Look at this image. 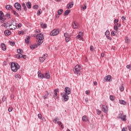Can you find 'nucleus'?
<instances>
[{
	"label": "nucleus",
	"mask_w": 131,
	"mask_h": 131,
	"mask_svg": "<svg viewBox=\"0 0 131 131\" xmlns=\"http://www.w3.org/2000/svg\"><path fill=\"white\" fill-rule=\"evenodd\" d=\"M18 33L19 35H20L21 34H23V32L20 31H19Z\"/></svg>",
	"instance_id": "e2e57ef3"
},
{
	"label": "nucleus",
	"mask_w": 131,
	"mask_h": 131,
	"mask_svg": "<svg viewBox=\"0 0 131 131\" xmlns=\"http://www.w3.org/2000/svg\"><path fill=\"white\" fill-rule=\"evenodd\" d=\"M1 48L3 50V51H6V50H7L6 45H5L4 43H1Z\"/></svg>",
	"instance_id": "412c9836"
},
{
	"label": "nucleus",
	"mask_w": 131,
	"mask_h": 131,
	"mask_svg": "<svg viewBox=\"0 0 131 131\" xmlns=\"http://www.w3.org/2000/svg\"><path fill=\"white\" fill-rule=\"evenodd\" d=\"M105 35L106 36L110 35V32H109V30H106V31L105 32Z\"/></svg>",
	"instance_id": "ea45409f"
},
{
	"label": "nucleus",
	"mask_w": 131,
	"mask_h": 131,
	"mask_svg": "<svg viewBox=\"0 0 131 131\" xmlns=\"http://www.w3.org/2000/svg\"><path fill=\"white\" fill-rule=\"evenodd\" d=\"M128 129L129 131H131V126L130 125L128 126Z\"/></svg>",
	"instance_id": "774afa93"
},
{
	"label": "nucleus",
	"mask_w": 131,
	"mask_h": 131,
	"mask_svg": "<svg viewBox=\"0 0 131 131\" xmlns=\"http://www.w3.org/2000/svg\"><path fill=\"white\" fill-rule=\"evenodd\" d=\"M58 93H59V89H55L54 90V99H58L59 97L58 96Z\"/></svg>",
	"instance_id": "9b49d317"
},
{
	"label": "nucleus",
	"mask_w": 131,
	"mask_h": 131,
	"mask_svg": "<svg viewBox=\"0 0 131 131\" xmlns=\"http://www.w3.org/2000/svg\"><path fill=\"white\" fill-rule=\"evenodd\" d=\"M70 41V37H68L67 38H66V42H69V41Z\"/></svg>",
	"instance_id": "79ce46f5"
},
{
	"label": "nucleus",
	"mask_w": 131,
	"mask_h": 131,
	"mask_svg": "<svg viewBox=\"0 0 131 131\" xmlns=\"http://www.w3.org/2000/svg\"><path fill=\"white\" fill-rule=\"evenodd\" d=\"M90 50L92 52H94V50H95V48H94V47L93 46H90Z\"/></svg>",
	"instance_id": "c03bdc74"
},
{
	"label": "nucleus",
	"mask_w": 131,
	"mask_h": 131,
	"mask_svg": "<svg viewBox=\"0 0 131 131\" xmlns=\"http://www.w3.org/2000/svg\"><path fill=\"white\" fill-rule=\"evenodd\" d=\"M127 128L126 127L123 128L122 129V131H127Z\"/></svg>",
	"instance_id": "6e6d98bb"
},
{
	"label": "nucleus",
	"mask_w": 131,
	"mask_h": 131,
	"mask_svg": "<svg viewBox=\"0 0 131 131\" xmlns=\"http://www.w3.org/2000/svg\"><path fill=\"white\" fill-rule=\"evenodd\" d=\"M64 92L67 95H70V94H71V91L70 90V88L69 87H66Z\"/></svg>",
	"instance_id": "4468645a"
},
{
	"label": "nucleus",
	"mask_w": 131,
	"mask_h": 131,
	"mask_svg": "<svg viewBox=\"0 0 131 131\" xmlns=\"http://www.w3.org/2000/svg\"><path fill=\"white\" fill-rule=\"evenodd\" d=\"M111 35L113 36H115L116 35V34H115V32L114 31H113L111 33Z\"/></svg>",
	"instance_id": "09e8293b"
},
{
	"label": "nucleus",
	"mask_w": 131,
	"mask_h": 131,
	"mask_svg": "<svg viewBox=\"0 0 131 131\" xmlns=\"http://www.w3.org/2000/svg\"><path fill=\"white\" fill-rule=\"evenodd\" d=\"M49 95H50V94H49V92L48 91H47L46 95L43 96L44 100H46V99H48V96Z\"/></svg>",
	"instance_id": "c756f323"
},
{
	"label": "nucleus",
	"mask_w": 131,
	"mask_h": 131,
	"mask_svg": "<svg viewBox=\"0 0 131 131\" xmlns=\"http://www.w3.org/2000/svg\"><path fill=\"white\" fill-rule=\"evenodd\" d=\"M30 39V37L28 36V37L26 38V40H25L26 43H29Z\"/></svg>",
	"instance_id": "c9c22d12"
},
{
	"label": "nucleus",
	"mask_w": 131,
	"mask_h": 131,
	"mask_svg": "<svg viewBox=\"0 0 131 131\" xmlns=\"http://www.w3.org/2000/svg\"><path fill=\"white\" fill-rule=\"evenodd\" d=\"M102 110L104 113H107V112H108V106H107V105H102Z\"/></svg>",
	"instance_id": "f8f14e48"
},
{
	"label": "nucleus",
	"mask_w": 131,
	"mask_h": 131,
	"mask_svg": "<svg viewBox=\"0 0 131 131\" xmlns=\"http://www.w3.org/2000/svg\"><path fill=\"white\" fill-rule=\"evenodd\" d=\"M59 34V30H53L50 33L51 36H56V35H58Z\"/></svg>",
	"instance_id": "0eeeda50"
},
{
	"label": "nucleus",
	"mask_w": 131,
	"mask_h": 131,
	"mask_svg": "<svg viewBox=\"0 0 131 131\" xmlns=\"http://www.w3.org/2000/svg\"><path fill=\"white\" fill-rule=\"evenodd\" d=\"M86 95H89L90 94V91L87 90L85 91Z\"/></svg>",
	"instance_id": "13d9d810"
},
{
	"label": "nucleus",
	"mask_w": 131,
	"mask_h": 131,
	"mask_svg": "<svg viewBox=\"0 0 131 131\" xmlns=\"http://www.w3.org/2000/svg\"><path fill=\"white\" fill-rule=\"evenodd\" d=\"M72 7H73V2H70L67 6V9H71V8H72Z\"/></svg>",
	"instance_id": "aec40b11"
},
{
	"label": "nucleus",
	"mask_w": 131,
	"mask_h": 131,
	"mask_svg": "<svg viewBox=\"0 0 131 131\" xmlns=\"http://www.w3.org/2000/svg\"><path fill=\"white\" fill-rule=\"evenodd\" d=\"M41 28H47V24H43L41 25Z\"/></svg>",
	"instance_id": "58836bf2"
},
{
	"label": "nucleus",
	"mask_w": 131,
	"mask_h": 131,
	"mask_svg": "<svg viewBox=\"0 0 131 131\" xmlns=\"http://www.w3.org/2000/svg\"><path fill=\"white\" fill-rule=\"evenodd\" d=\"M96 112H97V114L98 115H100V114H101V111H100L99 110H97Z\"/></svg>",
	"instance_id": "49530a36"
},
{
	"label": "nucleus",
	"mask_w": 131,
	"mask_h": 131,
	"mask_svg": "<svg viewBox=\"0 0 131 131\" xmlns=\"http://www.w3.org/2000/svg\"><path fill=\"white\" fill-rule=\"evenodd\" d=\"M35 32H36V33H39V32H40V31L39 30H36V31H35Z\"/></svg>",
	"instance_id": "0e129e2a"
},
{
	"label": "nucleus",
	"mask_w": 131,
	"mask_h": 131,
	"mask_svg": "<svg viewBox=\"0 0 131 131\" xmlns=\"http://www.w3.org/2000/svg\"><path fill=\"white\" fill-rule=\"evenodd\" d=\"M34 36H36V39L38 40V46H40V45L43 42V39H45V37L43 36V34L41 33L37 34L34 35Z\"/></svg>",
	"instance_id": "f257e3e1"
},
{
	"label": "nucleus",
	"mask_w": 131,
	"mask_h": 131,
	"mask_svg": "<svg viewBox=\"0 0 131 131\" xmlns=\"http://www.w3.org/2000/svg\"><path fill=\"white\" fill-rule=\"evenodd\" d=\"M61 96L63 98V100L65 102H67V101L69 100V96H68V94L65 93H62L61 94Z\"/></svg>",
	"instance_id": "423d86ee"
},
{
	"label": "nucleus",
	"mask_w": 131,
	"mask_h": 131,
	"mask_svg": "<svg viewBox=\"0 0 131 131\" xmlns=\"http://www.w3.org/2000/svg\"><path fill=\"white\" fill-rule=\"evenodd\" d=\"M125 40L126 43H129V39L128 38V37H126L125 38Z\"/></svg>",
	"instance_id": "e433bc0d"
},
{
	"label": "nucleus",
	"mask_w": 131,
	"mask_h": 131,
	"mask_svg": "<svg viewBox=\"0 0 131 131\" xmlns=\"http://www.w3.org/2000/svg\"><path fill=\"white\" fill-rule=\"evenodd\" d=\"M14 76L15 78H16L17 79H21V75H20V74H15L14 75Z\"/></svg>",
	"instance_id": "b1692460"
},
{
	"label": "nucleus",
	"mask_w": 131,
	"mask_h": 131,
	"mask_svg": "<svg viewBox=\"0 0 131 131\" xmlns=\"http://www.w3.org/2000/svg\"><path fill=\"white\" fill-rule=\"evenodd\" d=\"M63 13V9H59L58 11V15H61V14H62Z\"/></svg>",
	"instance_id": "4c0bfd02"
},
{
	"label": "nucleus",
	"mask_w": 131,
	"mask_h": 131,
	"mask_svg": "<svg viewBox=\"0 0 131 131\" xmlns=\"http://www.w3.org/2000/svg\"><path fill=\"white\" fill-rule=\"evenodd\" d=\"M81 8H82L83 10H86V5H84V7H82V6H80Z\"/></svg>",
	"instance_id": "5fc2aeb1"
},
{
	"label": "nucleus",
	"mask_w": 131,
	"mask_h": 131,
	"mask_svg": "<svg viewBox=\"0 0 131 131\" xmlns=\"http://www.w3.org/2000/svg\"><path fill=\"white\" fill-rule=\"evenodd\" d=\"M26 6L28 9H31V3L30 2L27 3Z\"/></svg>",
	"instance_id": "7c9ffc66"
},
{
	"label": "nucleus",
	"mask_w": 131,
	"mask_h": 131,
	"mask_svg": "<svg viewBox=\"0 0 131 131\" xmlns=\"http://www.w3.org/2000/svg\"><path fill=\"white\" fill-rule=\"evenodd\" d=\"M12 14H14V15H15V16L16 17H19V14H18V13H17V12H16L15 10H12Z\"/></svg>",
	"instance_id": "2f4dec72"
},
{
	"label": "nucleus",
	"mask_w": 131,
	"mask_h": 131,
	"mask_svg": "<svg viewBox=\"0 0 131 131\" xmlns=\"http://www.w3.org/2000/svg\"><path fill=\"white\" fill-rule=\"evenodd\" d=\"M107 38H108V39H112V38L110 37V35L109 36H106Z\"/></svg>",
	"instance_id": "338daca9"
},
{
	"label": "nucleus",
	"mask_w": 131,
	"mask_h": 131,
	"mask_svg": "<svg viewBox=\"0 0 131 131\" xmlns=\"http://www.w3.org/2000/svg\"><path fill=\"white\" fill-rule=\"evenodd\" d=\"M21 6L24 8V11H27V8H26V6L25 5V3H23L22 4Z\"/></svg>",
	"instance_id": "72a5a7b5"
},
{
	"label": "nucleus",
	"mask_w": 131,
	"mask_h": 131,
	"mask_svg": "<svg viewBox=\"0 0 131 131\" xmlns=\"http://www.w3.org/2000/svg\"><path fill=\"white\" fill-rule=\"evenodd\" d=\"M16 58L17 59H20V58H23V59H26V55H23V54H17L16 55Z\"/></svg>",
	"instance_id": "a211bd4d"
},
{
	"label": "nucleus",
	"mask_w": 131,
	"mask_h": 131,
	"mask_svg": "<svg viewBox=\"0 0 131 131\" xmlns=\"http://www.w3.org/2000/svg\"><path fill=\"white\" fill-rule=\"evenodd\" d=\"M6 9H7V10H12V9H13V7L11 5H7L6 6Z\"/></svg>",
	"instance_id": "c85d7f7f"
},
{
	"label": "nucleus",
	"mask_w": 131,
	"mask_h": 131,
	"mask_svg": "<svg viewBox=\"0 0 131 131\" xmlns=\"http://www.w3.org/2000/svg\"><path fill=\"white\" fill-rule=\"evenodd\" d=\"M118 118H120L123 121H126V116L124 115L123 114H120Z\"/></svg>",
	"instance_id": "1a4fd4ad"
},
{
	"label": "nucleus",
	"mask_w": 131,
	"mask_h": 131,
	"mask_svg": "<svg viewBox=\"0 0 131 131\" xmlns=\"http://www.w3.org/2000/svg\"><path fill=\"white\" fill-rule=\"evenodd\" d=\"M48 58V54H44L42 57H40L39 58V60L41 63H42L45 61V60H46Z\"/></svg>",
	"instance_id": "6e6552de"
},
{
	"label": "nucleus",
	"mask_w": 131,
	"mask_h": 131,
	"mask_svg": "<svg viewBox=\"0 0 131 131\" xmlns=\"http://www.w3.org/2000/svg\"><path fill=\"white\" fill-rule=\"evenodd\" d=\"M11 68L12 71L13 72H17L18 69H20V66L15 62H12L11 64Z\"/></svg>",
	"instance_id": "f03ea898"
},
{
	"label": "nucleus",
	"mask_w": 131,
	"mask_h": 131,
	"mask_svg": "<svg viewBox=\"0 0 131 131\" xmlns=\"http://www.w3.org/2000/svg\"><path fill=\"white\" fill-rule=\"evenodd\" d=\"M126 18V17L125 16L122 17V19L123 20V21H125Z\"/></svg>",
	"instance_id": "bf43d9fd"
},
{
	"label": "nucleus",
	"mask_w": 131,
	"mask_h": 131,
	"mask_svg": "<svg viewBox=\"0 0 131 131\" xmlns=\"http://www.w3.org/2000/svg\"><path fill=\"white\" fill-rule=\"evenodd\" d=\"M80 70H81V66H80L79 64H77L75 67V69L73 71L75 74L80 75Z\"/></svg>",
	"instance_id": "20e7f679"
},
{
	"label": "nucleus",
	"mask_w": 131,
	"mask_h": 131,
	"mask_svg": "<svg viewBox=\"0 0 131 131\" xmlns=\"http://www.w3.org/2000/svg\"><path fill=\"white\" fill-rule=\"evenodd\" d=\"M118 19H116L114 20L115 24L118 23Z\"/></svg>",
	"instance_id": "052dcab7"
},
{
	"label": "nucleus",
	"mask_w": 131,
	"mask_h": 131,
	"mask_svg": "<svg viewBox=\"0 0 131 131\" xmlns=\"http://www.w3.org/2000/svg\"><path fill=\"white\" fill-rule=\"evenodd\" d=\"M12 111H13V108L12 107H9L8 108L9 112H12Z\"/></svg>",
	"instance_id": "864d4df0"
},
{
	"label": "nucleus",
	"mask_w": 131,
	"mask_h": 131,
	"mask_svg": "<svg viewBox=\"0 0 131 131\" xmlns=\"http://www.w3.org/2000/svg\"><path fill=\"white\" fill-rule=\"evenodd\" d=\"M22 26V25L21 24H19L17 25V27L18 28H20V27H21Z\"/></svg>",
	"instance_id": "680f3d73"
},
{
	"label": "nucleus",
	"mask_w": 131,
	"mask_h": 131,
	"mask_svg": "<svg viewBox=\"0 0 131 131\" xmlns=\"http://www.w3.org/2000/svg\"><path fill=\"white\" fill-rule=\"evenodd\" d=\"M103 81H111V76L107 75V76L105 77L104 78Z\"/></svg>",
	"instance_id": "2eb2a0df"
},
{
	"label": "nucleus",
	"mask_w": 131,
	"mask_h": 131,
	"mask_svg": "<svg viewBox=\"0 0 131 131\" xmlns=\"http://www.w3.org/2000/svg\"><path fill=\"white\" fill-rule=\"evenodd\" d=\"M44 78H46L47 79H50L51 78V76L50 75V74H49V72H47L46 73Z\"/></svg>",
	"instance_id": "6ab92c4d"
},
{
	"label": "nucleus",
	"mask_w": 131,
	"mask_h": 131,
	"mask_svg": "<svg viewBox=\"0 0 131 131\" xmlns=\"http://www.w3.org/2000/svg\"><path fill=\"white\" fill-rule=\"evenodd\" d=\"M33 8L34 9V10H37V9H38V5H35L33 7Z\"/></svg>",
	"instance_id": "37998d69"
},
{
	"label": "nucleus",
	"mask_w": 131,
	"mask_h": 131,
	"mask_svg": "<svg viewBox=\"0 0 131 131\" xmlns=\"http://www.w3.org/2000/svg\"><path fill=\"white\" fill-rule=\"evenodd\" d=\"M94 85H97L98 84V83L97 82V81H94Z\"/></svg>",
	"instance_id": "69168bd1"
},
{
	"label": "nucleus",
	"mask_w": 131,
	"mask_h": 131,
	"mask_svg": "<svg viewBox=\"0 0 131 131\" xmlns=\"http://www.w3.org/2000/svg\"><path fill=\"white\" fill-rule=\"evenodd\" d=\"M14 7L18 10V11H21V5L18 3H15L14 4Z\"/></svg>",
	"instance_id": "ddd939ff"
},
{
	"label": "nucleus",
	"mask_w": 131,
	"mask_h": 131,
	"mask_svg": "<svg viewBox=\"0 0 131 131\" xmlns=\"http://www.w3.org/2000/svg\"><path fill=\"white\" fill-rule=\"evenodd\" d=\"M38 77L40 79L45 78V75H43V74H41L40 71H39L38 72Z\"/></svg>",
	"instance_id": "dca6fc26"
},
{
	"label": "nucleus",
	"mask_w": 131,
	"mask_h": 131,
	"mask_svg": "<svg viewBox=\"0 0 131 131\" xmlns=\"http://www.w3.org/2000/svg\"><path fill=\"white\" fill-rule=\"evenodd\" d=\"M78 27H79L78 23L75 21H73L72 24V28H73V29H77Z\"/></svg>",
	"instance_id": "9d476101"
},
{
	"label": "nucleus",
	"mask_w": 131,
	"mask_h": 131,
	"mask_svg": "<svg viewBox=\"0 0 131 131\" xmlns=\"http://www.w3.org/2000/svg\"><path fill=\"white\" fill-rule=\"evenodd\" d=\"M9 43L10 46H14L15 45V42H12V41H9Z\"/></svg>",
	"instance_id": "3c124183"
},
{
	"label": "nucleus",
	"mask_w": 131,
	"mask_h": 131,
	"mask_svg": "<svg viewBox=\"0 0 131 131\" xmlns=\"http://www.w3.org/2000/svg\"><path fill=\"white\" fill-rule=\"evenodd\" d=\"M30 49L31 50H34V49H36L37 48V46L36 45H31L30 46Z\"/></svg>",
	"instance_id": "473e14b6"
},
{
	"label": "nucleus",
	"mask_w": 131,
	"mask_h": 131,
	"mask_svg": "<svg viewBox=\"0 0 131 131\" xmlns=\"http://www.w3.org/2000/svg\"><path fill=\"white\" fill-rule=\"evenodd\" d=\"M120 104H121L122 105H126V102L123 100H119Z\"/></svg>",
	"instance_id": "a878e982"
},
{
	"label": "nucleus",
	"mask_w": 131,
	"mask_h": 131,
	"mask_svg": "<svg viewBox=\"0 0 131 131\" xmlns=\"http://www.w3.org/2000/svg\"><path fill=\"white\" fill-rule=\"evenodd\" d=\"M110 99L111 101H114V100H115V96H114L113 95H111L110 96Z\"/></svg>",
	"instance_id": "f704fd0d"
},
{
	"label": "nucleus",
	"mask_w": 131,
	"mask_h": 131,
	"mask_svg": "<svg viewBox=\"0 0 131 131\" xmlns=\"http://www.w3.org/2000/svg\"><path fill=\"white\" fill-rule=\"evenodd\" d=\"M114 30H116V31H117V30H118V27L115 25L114 26Z\"/></svg>",
	"instance_id": "a18cd8bd"
},
{
	"label": "nucleus",
	"mask_w": 131,
	"mask_h": 131,
	"mask_svg": "<svg viewBox=\"0 0 131 131\" xmlns=\"http://www.w3.org/2000/svg\"><path fill=\"white\" fill-rule=\"evenodd\" d=\"M17 51L18 55H23V50L22 49H17Z\"/></svg>",
	"instance_id": "bb28decb"
},
{
	"label": "nucleus",
	"mask_w": 131,
	"mask_h": 131,
	"mask_svg": "<svg viewBox=\"0 0 131 131\" xmlns=\"http://www.w3.org/2000/svg\"><path fill=\"white\" fill-rule=\"evenodd\" d=\"M120 91H121V92H123V91H124V87H123V85H121L120 87Z\"/></svg>",
	"instance_id": "a19ab883"
},
{
	"label": "nucleus",
	"mask_w": 131,
	"mask_h": 131,
	"mask_svg": "<svg viewBox=\"0 0 131 131\" xmlns=\"http://www.w3.org/2000/svg\"><path fill=\"white\" fill-rule=\"evenodd\" d=\"M38 118H39L40 119H41V118H42V116L41 115V114H39L38 115Z\"/></svg>",
	"instance_id": "603ef678"
},
{
	"label": "nucleus",
	"mask_w": 131,
	"mask_h": 131,
	"mask_svg": "<svg viewBox=\"0 0 131 131\" xmlns=\"http://www.w3.org/2000/svg\"><path fill=\"white\" fill-rule=\"evenodd\" d=\"M82 120L83 121H88V120H89V119H88V117L86 116H83L82 118Z\"/></svg>",
	"instance_id": "393cba45"
},
{
	"label": "nucleus",
	"mask_w": 131,
	"mask_h": 131,
	"mask_svg": "<svg viewBox=\"0 0 131 131\" xmlns=\"http://www.w3.org/2000/svg\"><path fill=\"white\" fill-rule=\"evenodd\" d=\"M82 32H80L78 35L76 37L77 39H82Z\"/></svg>",
	"instance_id": "f3484780"
},
{
	"label": "nucleus",
	"mask_w": 131,
	"mask_h": 131,
	"mask_svg": "<svg viewBox=\"0 0 131 131\" xmlns=\"http://www.w3.org/2000/svg\"><path fill=\"white\" fill-rule=\"evenodd\" d=\"M40 11H41V9H40L37 11V16H39L40 14H41V12H40Z\"/></svg>",
	"instance_id": "de8ad7c7"
},
{
	"label": "nucleus",
	"mask_w": 131,
	"mask_h": 131,
	"mask_svg": "<svg viewBox=\"0 0 131 131\" xmlns=\"http://www.w3.org/2000/svg\"><path fill=\"white\" fill-rule=\"evenodd\" d=\"M4 20V13L0 11V21Z\"/></svg>",
	"instance_id": "5701e85b"
},
{
	"label": "nucleus",
	"mask_w": 131,
	"mask_h": 131,
	"mask_svg": "<svg viewBox=\"0 0 131 131\" xmlns=\"http://www.w3.org/2000/svg\"><path fill=\"white\" fill-rule=\"evenodd\" d=\"M4 33L6 36H8V35H10L11 34V32L9 30H6L4 32Z\"/></svg>",
	"instance_id": "4be33fe9"
},
{
	"label": "nucleus",
	"mask_w": 131,
	"mask_h": 131,
	"mask_svg": "<svg viewBox=\"0 0 131 131\" xmlns=\"http://www.w3.org/2000/svg\"><path fill=\"white\" fill-rule=\"evenodd\" d=\"M8 27L11 30H15L17 28V24L14 22V20H11V23L8 24Z\"/></svg>",
	"instance_id": "7ed1b4c3"
},
{
	"label": "nucleus",
	"mask_w": 131,
	"mask_h": 131,
	"mask_svg": "<svg viewBox=\"0 0 131 131\" xmlns=\"http://www.w3.org/2000/svg\"><path fill=\"white\" fill-rule=\"evenodd\" d=\"M71 11L70 10H66L65 12H64V16H67L69 14V13H70Z\"/></svg>",
	"instance_id": "cd10ccee"
},
{
	"label": "nucleus",
	"mask_w": 131,
	"mask_h": 131,
	"mask_svg": "<svg viewBox=\"0 0 131 131\" xmlns=\"http://www.w3.org/2000/svg\"><path fill=\"white\" fill-rule=\"evenodd\" d=\"M53 122L54 123H57V124L58 125H59V126H60V127H61V128H64V126H63V124H62V122H60V121H59V118H56L55 119H54L53 120Z\"/></svg>",
	"instance_id": "39448f33"
},
{
	"label": "nucleus",
	"mask_w": 131,
	"mask_h": 131,
	"mask_svg": "<svg viewBox=\"0 0 131 131\" xmlns=\"http://www.w3.org/2000/svg\"><path fill=\"white\" fill-rule=\"evenodd\" d=\"M101 57L104 58V57H105V54L104 53H102L101 54Z\"/></svg>",
	"instance_id": "4d7b16f0"
},
{
	"label": "nucleus",
	"mask_w": 131,
	"mask_h": 131,
	"mask_svg": "<svg viewBox=\"0 0 131 131\" xmlns=\"http://www.w3.org/2000/svg\"><path fill=\"white\" fill-rule=\"evenodd\" d=\"M64 37H66V38L67 37H69V35L67 33H64Z\"/></svg>",
	"instance_id": "8fccbe9b"
}]
</instances>
